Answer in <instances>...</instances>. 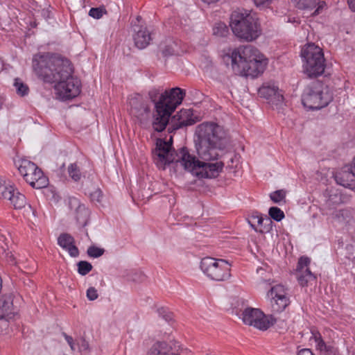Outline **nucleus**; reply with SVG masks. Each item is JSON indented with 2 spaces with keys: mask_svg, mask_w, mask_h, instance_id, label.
I'll list each match as a JSON object with an SVG mask.
<instances>
[{
  "mask_svg": "<svg viewBox=\"0 0 355 355\" xmlns=\"http://www.w3.org/2000/svg\"><path fill=\"white\" fill-rule=\"evenodd\" d=\"M33 67L39 78L45 83H55L56 95L62 100L71 99L80 92V82L73 76L70 61L59 56L46 53L35 55Z\"/></svg>",
  "mask_w": 355,
  "mask_h": 355,
  "instance_id": "obj_1",
  "label": "nucleus"
},
{
  "mask_svg": "<svg viewBox=\"0 0 355 355\" xmlns=\"http://www.w3.org/2000/svg\"><path fill=\"white\" fill-rule=\"evenodd\" d=\"M153 159L157 166L164 170L166 165L174 162H180L184 169L196 174L200 178H215L218 176L223 168L221 162L206 163L199 161L191 155L187 148L180 149L175 154L170 143L162 139H157L156 148L153 151Z\"/></svg>",
  "mask_w": 355,
  "mask_h": 355,
  "instance_id": "obj_2",
  "label": "nucleus"
},
{
  "mask_svg": "<svg viewBox=\"0 0 355 355\" xmlns=\"http://www.w3.org/2000/svg\"><path fill=\"white\" fill-rule=\"evenodd\" d=\"M196 148L198 157L205 161L217 159L218 150L224 148L225 132L223 128L214 122H204L196 129Z\"/></svg>",
  "mask_w": 355,
  "mask_h": 355,
  "instance_id": "obj_3",
  "label": "nucleus"
},
{
  "mask_svg": "<svg viewBox=\"0 0 355 355\" xmlns=\"http://www.w3.org/2000/svg\"><path fill=\"white\" fill-rule=\"evenodd\" d=\"M230 57L233 70L246 77L257 78L264 71L268 64L265 56L250 44L235 49Z\"/></svg>",
  "mask_w": 355,
  "mask_h": 355,
  "instance_id": "obj_4",
  "label": "nucleus"
},
{
  "mask_svg": "<svg viewBox=\"0 0 355 355\" xmlns=\"http://www.w3.org/2000/svg\"><path fill=\"white\" fill-rule=\"evenodd\" d=\"M230 26L239 38L250 42L261 34V28L256 17L251 14L234 11L230 16Z\"/></svg>",
  "mask_w": 355,
  "mask_h": 355,
  "instance_id": "obj_5",
  "label": "nucleus"
},
{
  "mask_svg": "<svg viewBox=\"0 0 355 355\" xmlns=\"http://www.w3.org/2000/svg\"><path fill=\"white\" fill-rule=\"evenodd\" d=\"M301 55L304 62V72L308 77L315 78L324 73L326 64L321 48L309 44L302 50Z\"/></svg>",
  "mask_w": 355,
  "mask_h": 355,
  "instance_id": "obj_6",
  "label": "nucleus"
},
{
  "mask_svg": "<svg viewBox=\"0 0 355 355\" xmlns=\"http://www.w3.org/2000/svg\"><path fill=\"white\" fill-rule=\"evenodd\" d=\"M333 96L329 87L320 81L308 86L302 96V103L309 110H320L332 101Z\"/></svg>",
  "mask_w": 355,
  "mask_h": 355,
  "instance_id": "obj_7",
  "label": "nucleus"
},
{
  "mask_svg": "<svg viewBox=\"0 0 355 355\" xmlns=\"http://www.w3.org/2000/svg\"><path fill=\"white\" fill-rule=\"evenodd\" d=\"M200 268L211 279L225 281L230 277V265L224 259L207 257L202 259Z\"/></svg>",
  "mask_w": 355,
  "mask_h": 355,
  "instance_id": "obj_8",
  "label": "nucleus"
},
{
  "mask_svg": "<svg viewBox=\"0 0 355 355\" xmlns=\"http://www.w3.org/2000/svg\"><path fill=\"white\" fill-rule=\"evenodd\" d=\"M241 319L245 324L261 331L268 329L276 322V319L272 315H266L260 309L252 307L243 310Z\"/></svg>",
  "mask_w": 355,
  "mask_h": 355,
  "instance_id": "obj_9",
  "label": "nucleus"
},
{
  "mask_svg": "<svg viewBox=\"0 0 355 355\" xmlns=\"http://www.w3.org/2000/svg\"><path fill=\"white\" fill-rule=\"evenodd\" d=\"M18 170L26 182L32 187L38 189L48 185V178L33 162L23 160L19 166Z\"/></svg>",
  "mask_w": 355,
  "mask_h": 355,
  "instance_id": "obj_10",
  "label": "nucleus"
},
{
  "mask_svg": "<svg viewBox=\"0 0 355 355\" xmlns=\"http://www.w3.org/2000/svg\"><path fill=\"white\" fill-rule=\"evenodd\" d=\"M130 114L135 117L141 126L146 127L150 121V108L149 104L141 96L137 95L130 100Z\"/></svg>",
  "mask_w": 355,
  "mask_h": 355,
  "instance_id": "obj_11",
  "label": "nucleus"
},
{
  "mask_svg": "<svg viewBox=\"0 0 355 355\" xmlns=\"http://www.w3.org/2000/svg\"><path fill=\"white\" fill-rule=\"evenodd\" d=\"M269 293L272 297L270 304L273 312L280 313L290 304L289 297L283 286L276 285L270 288Z\"/></svg>",
  "mask_w": 355,
  "mask_h": 355,
  "instance_id": "obj_12",
  "label": "nucleus"
},
{
  "mask_svg": "<svg viewBox=\"0 0 355 355\" xmlns=\"http://www.w3.org/2000/svg\"><path fill=\"white\" fill-rule=\"evenodd\" d=\"M185 91L179 87L171 89L169 92L165 91L161 94L158 102L163 103V105L171 112H174L177 106L180 105L185 96Z\"/></svg>",
  "mask_w": 355,
  "mask_h": 355,
  "instance_id": "obj_13",
  "label": "nucleus"
},
{
  "mask_svg": "<svg viewBox=\"0 0 355 355\" xmlns=\"http://www.w3.org/2000/svg\"><path fill=\"white\" fill-rule=\"evenodd\" d=\"M155 111L153 115L152 126L155 131L162 132L168 123L169 119L173 112H171L163 105V103L157 102L155 106Z\"/></svg>",
  "mask_w": 355,
  "mask_h": 355,
  "instance_id": "obj_14",
  "label": "nucleus"
},
{
  "mask_svg": "<svg viewBox=\"0 0 355 355\" xmlns=\"http://www.w3.org/2000/svg\"><path fill=\"white\" fill-rule=\"evenodd\" d=\"M310 262V259L306 257H302L299 259L296 269V277L302 286H307L309 282L314 281L315 279V275L309 268Z\"/></svg>",
  "mask_w": 355,
  "mask_h": 355,
  "instance_id": "obj_15",
  "label": "nucleus"
},
{
  "mask_svg": "<svg viewBox=\"0 0 355 355\" xmlns=\"http://www.w3.org/2000/svg\"><path fill=\"white\" fill-rule=\"evenodd\" d=\"M259 95L268 100L269 103L276 105H280L284 101V96L279 88L272 85H263L259 90Z\"/></svg>",
  "mask_w": 355,
  "mask_h": 355,
  "instance_id": "obj_16",
  "label": "nucleus"
},
{
  "mask_svg": "<svg viewBox=\"0 0 355 355\" xmlns=\"http://www.w3.org/2000/svg\"><path fill=\"white\" fill-rule=\"evenodd\" d=\"M178 123L174 129H179L184 126L191 125L199 121L198 117L193 116L191 109H182L173 117Z\"/></svg>",
  "mask_w": 355,
  "mask_h": 355,
  "instance_id": "obj_17",
  "label": "nucleus"
},
{
  "mask_svg": "<svg viewBox=\"0 0 355 355\" xmlns=\"http://www.w3.org/2000/svg\"><path fill=\"white\" fill-rule=\"evenodd\" d=\"M133 40L135 46L139 49H145L152 40L149 31L146 27L137 26Z\"/></svg>",
  "mask_w": 355,
  "mask_h": 355,
  "instance_id": "obj_18",
  "label": "nucleus"
},
{
  "mask_svg": "<svg viewBox=\"0 0 355 355\" xmlns=\"http://www.w3.org/2000/svg\"><path fill=\"white\" fill-rule=\"evenodd\" d=\"M58 245L67 251L72 257H77L79 255V250L75 245L74 238L67 233L61 234L58 238Z\"/></svg>",
  "mask_w": 355,
  "mask_h": 355,
  "instance_id": "obj_19",
  "label": "nucleus"
},
{
  "mask_svg": "<svg viewBox=\"0 0 355 355\" xmlns=\"http://www.w3.org/2000/svg\"><path fill=\"white\" fill-rule=\"evenodd\" d=\"M15 314L12 298L11 295H2L0 297V320L10 319Z\"/></svg>",
  "mask_w": 355,
  "mask_h": 355,
  "instance_id": "obj_20",
  "label": "nucleus"
},
{
  "mask_svg": "<svg viewBox=\"0 0 355 355\" xmlns=\"http://www.w3.org/2000/svg\"><path fill=\"white\" fill-rule=\"evenodd\" d=\"M172 347L164 341L155 343L148 349L146 355H175Z\"/></svg>",
  "mask_w": 355,
  "mask_h": 355,
  "instance_id": "obj_21",
  "label": "nucleus"
},
{
  "mask_svg": "<svg viewBox=\"0 0 355 355\" xmlns=\"http://www.w3.org/2000/svg\"><path fill=\"white\" fill-rule=\"evenodd\" d=\"M249 223L251 227L256 231H258L256 228V224L257 226L263 227V230H259V232L263 233L264 231L269 232L272 228V221L268 217L263 218L261 215H252L249 220Z\"/></svg>",
  "mask_w": 355,
  "mask_h": 355,
  "instance_id": "obj_22",
  "label": "nucleus"
},
{
  "mask_svg": "<svg viewBox=\"0 0 355 355\" xmlns=\"http://www.w3.org/2000/svg\"><path fill=\"white\" fill-rule=\"evenodd\" d=\"M355 174L352 171V165L350 168H345L336 173L335 175V180L336 182L345 187L351 185V182L354 180Z\"/></svg>",
  "mask_w": 355,
  "mask_h": 355,
  "instance_id": "obj_23",
  "label": "nucleus"
},
{
  "mask_svg": "<svg viewBox=\"0 0 355 355\" xmlns=\"http://www.w3.org/2000/svg\"><path fill=\"white\" fill-rule=\"evenodd\" d=\"M312 338L314 339L316 343V347L318 349H319L321 352H324L325 355L336 354V349L331 346H327L322 340L321 335L319 332H312Z\"/></svg>",
  "mask_w": 355,
  "mask_h": 355,
  "instance_id": "obj_24",
  "label": "nucleus"
},
{
  "mask_svg": "<svg viewBox=\"0 0 355 355\" xmlns=\"http://www.w3.org/2000/svg\"><path fill=\"white\" fill-rule=\"evenodd\" d=\"M326 204L329 207L340 204L343 202L342 196L337 189H331L326 191Z\"/></svg>",
  "mask_w": 355,
  "mask_h": 355,
  "instance_id": "obj_25",
  "label": "nucleus"
},
{
  "mask_svg": "<svg viewBox=\"0 0 355 355\" xmlns=\"http://www.w3.org/2000/svg\"><path fill=\"white\" fill-rule=\"evenodd\" d=\"M8 200L10 201V203L13 205L15 209H21L24 207L26 204L24 195L17 190H15L12 193V196L10 199H8Z\"/></svg>",
  "mask_w": 355,
  "mask_h": 355,
  "instance_id": "obj_26",
  "label": "nucleus"
},
{
  "mask_svg": "<svg viewBox=\"0 0 355 355\" xmlns=\"http://www.w3.org/2000/svg\"><path fill=\"white\" fill-rule=\"evenodd\" d=\"M15 190L13 185L6 184L5 181L0 180V198L8 200L12 196Z\"/></svg>",
  "mask_w": 355,
  "mask_h": 355,
  "instance_id": "obj_27",
  "label": "nucleus"
},
{
  "mask_svg": "<svg viewBox=\"0 0 355 355\" xmlns=\"http://www.w3.org/2000/svg\"><path fill=\"white\" fill-rule=\"evenodd\" d=\"M17 95L24 97L28 96L29 94V87L24 83L19 78H16L14 80L13 84Z\"/></svg>",
  "mask_w": 355,
  "mask_h": 355,
  "instance_id": "obj_28",
  "label": "nucleus"
},
{
  "mask_svg": "<svg viewBox=\"0 0 355 355\" xmlns=\"http://www.w3.org/2000/svg\"><path fill=\"white\" fill-rule=\"evenodd\" d=\"M213 34L220 37H226L229 34V28L223 22L216 23L213 28Z\"/></svg>",
  "mask_w": 355,
  "mask_h": 355,
  "instance_id": "obj_29",
  "label": "nucleus"
},
{
  "mask_svg": "<svg viewBox=\"0 0 355 355\" xmlns=\"http://www.w3.org/2000/svg\"><path fill=\"white\" fill-rule=\"evenodd\" d=\"M178 44L175 42L170 41L168 44L162 49L163 56L168 57L178 53Z\"/></svg>",
  "mask_w": 355,
  "mask_h": 355,
  "instance_id": "obj_30",
  "label": "nucleus"
},
{
  "mask_svg": "<svg viewBox=\"0 0 355 355\" xmlns=\"http://www.w3.org/2000/svg\"><path fill=\"white\" fill-rule=\"evenodd\" d=\"M89 216V211L84 205H78L76 209V219L82 224H85Z\"/></svg>",
  "mask_w": 355,
  "mask_h": 355,
  "instance_id": "obj_31",
  "label": "nucleus"
},
{
  "mask_svg": "<svg viewBox=\"0 0 355 355\" xmlns=\"http://www.w3.org/2000/svg\"><path fill=\"white\" fill-rule=\"evenodd\" d=\"M268 214L270 218H272L277 222L281 221L285 216L284 211L277 207H270L268 211Z\"/></svg>",
  "mask_w": 355,
  "mask_h": 355,
  "instance_id": "obj_32",
  "label": "nucleus"
},
{
  "mask_svg": "<svg viewBox=\"0 0 355 355\" xmlns=\"http://www.w3.org/2000/svg\"><path fill=\"white\" fill-rule=\"evenodd\" d=\"M319 0H297V6L300 9H313L318 4Z\"/></svg>",
  "mask_w": 355,
  "mask_h": 355,
  "instance_id": "obj_33",
  "label": "nucleus"
},
{
  "mask_svg": "<svg viewBox=\"0 0 355 355\" xmlns=\"http://www.w3.org/2000/svg\"><path fill=\"white\" fill-rule=\"evenodd\" d=\"M87 192L89 194L92 201L98 203L102 202L103 193L99 188H95L93 190L87 189Z\"/></svg>",
  "mask_w": 355,
  "mask_h": 355,
  "instance_id": "obj_34",
  "label": "nucleus"
},
{
  "mask_svg": "<svg viewBox=\"0 0 355 355\" xmlns=\"http://www.w3.org/2000/svg\"><path fill=\"white\" fill-rule=\"evenodd\" d=\"M78 272L81 275H87L92 270V265L86 261H80L78 263Z\"/></svg>",
  "mask_w": 355,
  "mask_h": 355,
  "instance_id": "obj_35",
  "label": "nucleus"
},
{
  "mask_svg": "<svg viewBox=\"0 0 355 355\" xmlns=\"http://www.w3.org/2000/svg\"><path fill=\"white\" fill-rule=\"evenodd\" d=\"M286 193L283 189L277 190L270 194V198L275 203H279L285 199Z\"/></svg>",
  "mask_w": 355,
  "mask_h": 355,
  "instance_id": "obj_36",
  "label": "nucleus"
},
{
  "mask_svg": "<svg viewBox=\"0 0 355 355\" xmlns=\"http://www.w3.org/2000/svg\"><path fill=\"white\" fill-rule=\"evenodd\" d=\"M105 252L103 248H98L95 245H92L88 248L87 253L89 257L92 258H98L101 257Z\"/></svg>",
  "mask_w": 355,
  "mask_h": 355,
  "instance_id": "obj_37",
  "label": "nucleus"
},
{
  "mask_svg": "<svg viewBox=\"0 0 355 355\" xmlns=\"http://www.w3.org/2000/svg\"><path fill=\"white\" fill-rule=\"evenodd\" d=\"M68 173L74 181H78L80 179L81 174L76 164H70L68 167Z\"/></svg>",
  "mask_w": 355,
  "mask_h": 355,
  "instance_id": "obj_38",
  "label": "nucleus"
},
{
  "mask_svg": "<svg viewBox=\"0 0 355 355\" xmlns=\"http://www.w3.org/2000/svg\"><path fill=\"white\" fill-rule=\"evenodd\" d=\"M8 239L5 235H0V256H7L10 254L8 250Z\"/></svg>",
  "mask_w": 355,
  "mask_h": 355,
  "instance_id": "obj_39",
  "label": "nucleus"
},
{
  "mask_svg": "<svg viewBox=\"0 0 355 355\" xmlns=\"http://www.w3.org/2000/svg\"><path fill=\"white\" fill-rule=\"evenodd\" d=\"M105 8L102 7L92 8L89 12V15L94 19H100L104 14H106Z\"/></svg>",
  "mask_w": 355,
  "mask_h": 355,
  "instance_id": "obj_40",
  "label": "nucleus"
},
{
  "mask_svg": "<svg viewBox=\"0 0 355 355\" xmlns=\"http://www.w3.org/2000/svg\"><path fill=\"white\" fill-rule=\"evenodd\" d=\"M160 89L157 88H153L150 89L148 92V96L152 102H153L155 104L158 102L157 98L160 94Z\"/></svg>",
  "mask_w": 355,
  "mask_h": 355,
  "instance_id": "obj_41",
  "label": "nucleus"
},
{
  "mask_svg": "<svg viewBox=\"0 0 355 355\" xmlns=\"http://www.w3.org/2000/svg\"><path fill=\"white\" fill-rule=\"evenodd\" d=\"M97 290L94 287H89L87 291V297L91 300H95L98 298Z\"/></svg>",
  "mask_w": 355,
  "mask_h": 355,
  "instance_id": "obj_42",
  "label": "nucleus"
},
{
  "mask_svg": "<svg viewBox=\"0 0 355 355\" xmlns=\"http://www.w3.org/2000/svg\"><path fill=\"white\" fill-rule=\"evenodd\" d=\"M2 257L6 259V261L10 265L17 264L16 259L11 252L7 256H2Z\"/></svg>",
  "mask_w": 355,
  "mask_h": 355,
  "instance_id": "obj_43",
  "label": "nucleus"
},
{
  "mask_svg": "<svg viewBox=\"0 0 355 355\" xmlns=\"http://www.w3.org/2000/svg\"><path fill=\"white\" fill-rule=\"evenodd\" d=\"M63 336L64 337L66 341L67 342V343L70 346L71 349L72 351H74L75 350V344H74L73 338L71 336H68L65 333H63Z\"/></svg>",
  "mask_w": 355,
  "mask_h": 355,
  "instance_id": "obj_44",
  "label": "nucleus"
},
{
  "mask_svg": "<svg viewBox=\"0 0 355 355\" xmlns=\"http://www.w3.org/2000/svg\"><path fill=\"white\" fill-rule=\"evenodd\" d=\"M254 4L257 7H266L268 6L271 2L272 0H252Z\"/></svg>",
  "mask_w": 355,
  "mask_h": 355,
  "instance_id": "obj_45",
  "label": "nucleus"
},
{
  "mask_svg": "<svg viewBox=\"0 0 355 355\" xmlns=\"http://www.w3.org/2000/svg\"><path fill=\"white\" fill-rule=\"evenodd\" d=\"M349 211L346 209H340L338 211H336V217L338 218H343V219H345V217L348 216Z\"/></svg>",
  "mask_w": 355,
  "mask_h": 355,
  "instance_id": "obj_46",
  "label": "nucleus"
},
{
  "mask_svg": "<svg viewBox=\"0 0 355 355\" xmlns=\"http://www.w3.org/2000/svg\"><path fill=\"white\" fill-rule=\"evenodd\" d=\"M297 355H314L309 349H302L299 351Z\"/></svg>",
  "mask_w": 355,
  "mask_h": 355,
  "instance_id": "obj_47",
  "label": "nucleus"
},
{
  "mask_svg": "<svg viewBox=\"0 0 355 355\" xmlns=\"http://www.w3.org/2000/svg\"><path fill=\"white\" fill-rule=\"evenodd\" d=\"M347 3L350 10L355 12V0H347Z\"/></svg>",
  "mask_w": 355,
  "mask_h": 355,
  "instance_id": "obj_48",
  "label": "nucleus"
},
{
  "mask_svg": "<svg viewBox=\"0 0 355 355\" xmlns=\"http://www.w3.org/2000/svg\"><path fill=\"white\" fill-rule=\"evenodd\" d=\"M81 348L83 349H87L89 348V344L87 342H86L85 340H83V343L81 344Z\"/></svg>",
  "mask_w": 355,
  "mask_h": 355,
  "instance_id": "obj_49",
  "label": "nucleus"
},
{
  "mask_svg": "<svg viewBox=\"0 0 355 355\" xmlns=\"http://www.w3.org/2000/svg\"><path fill=\"white\" fill-rule=\"evenodd\" d=\"M202 1L207 4H210V3H214L217 2L218 0H202Z\"/></svg>",
  "mask_w": 355,
  "mask_h": 355,
  "instance_id": "obj_50",
  "label": "nucleus"
},
{
  "mask_svg": "<svg viewBox=\"0 0 355 355\" xmlns=\"http://www.w3.org/2000/svg\"><path fill=\"white\" fill-rule=\"evenodd\" d=\"M164 318L166 320H171V316L170 314H166L165 315H164Z\"/></svg>",
  "mask_w": 355,
  "mask_h": 355,
  "instance_id": "obj_51",
  "label": "nucleus"
},
{
  "mask_svg": "<svg viewBox=\"0 0 355 355\" xmlns=\"http://www.w3.org/2000/svg\"><path fill=\"white\" fill-rule=\"evenodd\" d=\"M352 171H353L354 174H355V157L354 158L353 162H352Z\"/></svg>",
  "mask_w": 355,
  "mask_h": 355,
  "instance_id": "obj_52",
  "label": "nucleus"
},
{
  "mask_svg": "<svg viewBox=\"0 0 355 355\" xmlns=\"http://www.w3.org/2000/svg\"><path fill=\"white\" fill-rule=\"evenodd\" d=\"M322 7V6H320L319 7H318L313 12V15H316V14H318L319 13V10L320 8Z\"/></svg>",
  "mask_w": 355,
  "mask_h": 355,
  "instance_id": "obj_53",
  "label": "nucleus"
}]
</instances>
